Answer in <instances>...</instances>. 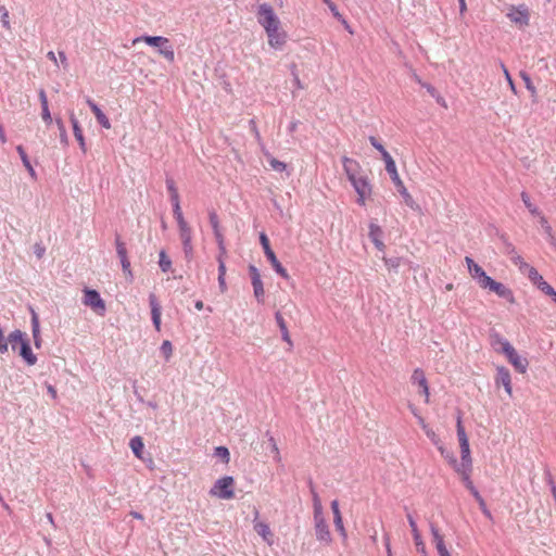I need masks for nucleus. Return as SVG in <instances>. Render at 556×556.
<instances>
[{"instance_id": "f257e3e1", "label": "nucleus", "mask_w": 556, "mask_h": 556, "mask_svg": "<svg viewBox=\"0 0 556 556\" xmlns=\"http://www.w3.org/2000/svg\"><path fill=\"white\" fill-rule=\"evenodd\" d=\"M496 343L500 345V352L505 354L508 362L520 374H525L528 369L529 362L526 357L520 356L515 348L504 338H497Z\"/></svg>"}, {"instance_id": "f03ea898", "label": "nucleus", "mask_w": 556, "mask_h": 556, "mask_svg": "<svg viewBox=\"0 0 556 556\" xmlns=\"http://www.w3.org/2000/svg\"><path fill=\"white\" fill-rule=\"evenodd\" d=\"M140 41H143L151 47L159 48V53L162 56H164L168 62H174L175 52L172 45L169 43L168 38L162 36H142L135 38L132 40V45H136Z\"/></svg>"}, {"instance_id": "7ed1b4c3", "label": "nucleus", "mask_w": 556, "mask_h": 556, "mask_svg": "<svg viewBox=\"0 0 556 556\" xmlns=\"http://www.w3.org/2000/svg\"><path fill=\"white\" fill-rule=\"evenodd\" d=\"M235 479L230 476H225L216 480L210 494L220 500H231L235 497Z\"/></svg>"}, {"instance_id": "20e7f679", "label": "nucleus", "mask_w": 556, "mask_h": 556, "mask_svg": "<svg viewBox=\"0 0 556 556\" xmlns=\"http://www.w3.org/2000/svg\"><path fill=\"white\" fill-rule=\"evenodd\" d=\"M257 22L264 27L265 30L274 26H280L278 16L276 15L271 5L268 3H262L258 5Z\"/></svg>"}, {"instance_id": "39448f33", "label": "nucleus", "mask_w": 556, "mask_h": 556, "mask_svg": "<svg viewBox=\"0 0 556 556\" xmlns=\"http://www.w3.org/2000/svg\"><path fill=\"white\" fill-rule=\"evenodd\" d=\"M260 241L264 249V253H265L267 260L269 261V263L271 264V266L274 267L275 271L278 275H280L282 278L288 279L289 275H288L286 268L278 261L275 252L270 248L269 240L264 232L261 233Z\"/></svg>"}, {"instance_id": "423d86ee", "label": "nucleus", "mask_w": 556, "mask_h": 556, "mask_svg": "<svg viewBox=\"0 0 556 556\" xmlns=\"http://www.w3.org/2000/svg\"><path fill=\"white\" fill-rule=\"evenodd\" d=\"M506 16L519 28H523L529 25L530 11L526 4H520L517 7L511 5L506 13Z\"/></svg>"}, {"instance_id": "0eeeda50", "label": "nucleus", "mask_w": 556, "mask_h": 556, "mask_svg": "<svg viewBox=\"0 0 556 556\" xmlns=\"http://www.w3.org/2000/svg\"><path fill=\"white\" fill-rule=\"evenodd\" d=\"M389 175L391 180L395 185L399 193L402 195L404 203L413 211L420 212V205L416 203L410 193L407 191L406 187L404 186L402 179L399 176L397 169L389 173Z\"/></svg>"}, {"instance_id": "6e6552de", "label": "nucleus", "mask_w": 556, "mask_h": 556, "mask_svg": "<svg viewBox=\"0 0 556 556\" xmlns=\"http://www.w3.org/2000/svg\"><path fill=\"white\" fill-rule=\"evenodd\" d=\"M179 237L182 243L185 257L190 261L193 256L192 230L187 222L178 224Z\"/></svg>"}, {"instance_id": "1a4fd4ad", "label": "nucleus", "mask_w": 556, "mask_h": 556, "mask_svg": "<svg viewBox=\"0 0 556 556\" xmlns=\"http://www.w3.org/2000/svg\"><path fill=\"white\" fill-rule=\"evenodd\" d=\"M84 292H85L84 300H83L84 304L86 306L91 307L93 311H96L100 315H103L105 312V303L101 299L99 292L96 290H91V289H86Z\"/></svg>"}, {"instance_id": "9d476101", "label": "nucleus", "mask_w": 556, "mask_h": 556, "mask_svg": "<svg viewBox=\"0 0 556 556\" xmlns=\"http://www.w3.org/2000/svg\"><path fill=\"white\" fill-rule=\"evenodd\" d=\"M344 173L351 184H354L358 179H363L365 176L362 175V167L359 163L348 156L342 157Z\"/></svg>"}, {"instance_id": "9b49d317", "label": "nucleus", "mask_w": 556, "mask_h": 556, "mask_svg": "<svg viewBox=\"0 0 556 556\" xmlns=\"http://www.w3.org/2000/svg\"><path fill=\"white\" fill-rule=\"evenodd\" d=\"M352 186L357 193V203L365 205L366 199L371 194V185L368 178L365 176L363 179L356 180Z\"/></svg>"}, {"instance_id": "f8f14e48", "label": "nucleus", "mask_w": 556, "mask_h": 556, "mask_svg": "<svg viewBox=\"0 0 556 556\" xmlns=\"http://www.w3.org/2000/svg\"><path fill=\"white\" fill-rule=\"evenodd\" d=\"M495 384L503 386L508 396L513 395L511 377L509 370L504 366L496 368Z\"/></svg>"}, {"instance_id": "ddd939ff", "label": "nucleus", "mask_w": 556, "mask_h": 556, "mask_svg": "<svg viewBox=\"0 0 556 556\" xmlns=\"http://www.w3.org/2000/svg\"><path fill=\"white\" fill-rule=\"evenodd\" d=\"M412 383L417 384L420 388V394L425 396V402H429V386L426 375L422 369L416 368L410 377Z\"/></svg>"}, {"instance_id": "4468645a", "label": "nucleus", "mask_w": 556, "mask_h": 556, "mask_svg": "<svg viewBox=\"0 0 556 556\" xmlns=\"http://www.w3.org/2000/svg\"><path fill=\"white\" fill-rule=\"evenodd\" d=\"M265 31L270 47L280 49L286 42V33L280 29V26L270 27Z\"/></svg>"}, {"instance_id": "2eb2a0df", "label": "nucleus", "mask_w": 556, "mask_h": 556, "mask_svg": "<svg viewBox=\"0 0 556 556\" xmlns=\"http://www.w3.org/2000/svg\"><path fill=\"white\" fill-rule=\"evenodd\" d=\"M407 520L412 530V534L414 538L416 549L421 556H427L426 545L422 541V538L420 535V532L417 528L416 521L414 520L412 515H407Z\"/></svg>"}, {"instance_id": "dca6fc26", "label": "nucleus", "mask_w": 556, "mask_h": 556, "mask_svg": "<svg viewBox=\"0 0 556 556\" xmlns=\"http://www.w3.org/2000/svg\"><path fill=\"white\" fill-rule=\"evenodd\" d=\"M368 236H369L371 242L377 248V250L383 252L386 249V245L382 241L383 230L381 229V227L379 225H377L376 223H370Z\"/></svg>"}, {"instance_id": "f3484780", "label": "nucleus", "mask_w": 556, "mask_h": 556, "mask_svg": "<svg viewBox=\"0 0 556 556\" xmlns=\"http://www.w3.org/2000/svg\"><path fill=\"white\" fill-rule=\"evenodd\" d=\"M430 531L439 555L451 556L444 544L443 535L440 533L438 527L434 523H430Z\"/></svg>"}, {"instance_id": "a211bd4d", "label": "nucleus", "mask_w": 556, "mask_h": 556, "mask_svg": "<svg viewBox=\"0 0 556 556\" xmlns=\"http://www.w3.org/2000/svg\"><path fill=\"white\" fill-rule=\"evenodd\" d=\"M314 520H315V530H316L317 540L329 543L331 541V535H330V531H329L328 525L326 523L325 518L319 517V518H314Z\"/></svg>"}, {"instance_id": "6ab92c4d", "label": "nucleus", "mask_w": 556, "mask_h": 556, "mask_svg": "<svg viewBox=\"0 0 556 556\" xmlns=\"http://www.w3.org/2000/svg\"><path fill=\"white\" fill-rule=\"evenodd\" d=\"M507 253L510 255V261L518 267L521 274H526L532 266L529 265L517 252L511 244L507 245Z\"/></svg>"}, {"instance_id": "aec40b11", "label": "nucleus", "mask_w": 556, "mask_h": 556, "mask_svg": "<svg viewBox=\"0 0 556 556\" xmlns=\"http://www.w3.org/2000/svg\"><path fill=\"white\" fill-rule=\"evenodd\" d=\"M87 104L89 105L90 110L96 116L97 122L105 129L111 128V123L106 115L101 111V109L98 106L97 103H94L90 98H87L86 100Z\"/></svg>"}, {"instance_id": "412c9836", "label": "nucleus", "mask_w": 556, "mask_h": 556, "mask_svg": "<svg viewBox=\"0 0 556 556\" xmlns=\"http://www.w3.org/2000/svg\"><path fill=\"white\" fill-rule=\"evenodd\" d=\"M70 121H71V124L73 127L74 136H75L76 140L78 141L79 148L83 151V153H86L87 147H86V142H85V137L83 135V130L79 126L78 119L76 118V116L73 112L70 114Z\"/></svg>"}, {"instance_id": "4be33fe9", "label": "nucleus", "mask_w": 556, "mask_h": 556, "mask_svg": "<svg viewBox=\"0 0 556 556\" xmlns=\"http://www.w3.org/2000/svg\"><path fill=\"white\" fill-rule=\"evenodd\" d=\"M149 302L151 306L152 321L157 331L161 330V306L154 294H150Z\"/></svg>"}, {"instance_id": "5701e85b", "label": "nucleus", "mask_w": 556, "mask_h": 556, "mask_svg": "<svg viewBox=\"0 0 556 556\" xmlns=\"http://www.w3.org/2000/svg\"><path fill=\"white\" fill-rule=\"evenodd\" d=\"M490 291L496 293L500 298L507 300L509 303H515L513 291L501 282L494 281Z\"/></svg>"}, {"instance_id": "b1692460", "label": "nucleus", "mask_w": 556, "mask_h": 556, "mask_svg": "<svg viewBox=\"0 0 556 556\" xmlns=\"http://www.w3.org/2000/svg\"><path fill=\"white\" fill-rule=\"evenodd\" d=\"M459 447H460V463H458L457 468L472 467V459L470 456L469 442L459 443Z\"/></svg>"}, {"instance_id": "393cba45", "label": "nucleus", "mask_w": 556, "mask_h": 556, "mask_svg": "<svg viewBox=\"0 0 556 556\" xmlns=\"http://www.w3.org/2000/svg\"><path fill=\"white\" fill-rule=\"evenodd\" d=\"M254 530L268 545L273 544V533L266 522H255Z\"/></svg>"}, {"instance_id": "a878e982", "label": "nucleus", "mask_w": 556, "mask_h": 556, "mask_svg": "<svg viewBox=\"0 0 556 556\" xmlns=\"http://www.w3.org/2000/svg\"><path fill=\"white\" fill-rule=\"evenodd\" d=\"M275 319H276V323H277V325H278V327L280 329L282 340L285 342H287L290 348H292L293 342L291 340V337L289 334L286 321H285V319H283V317H282L280 312H276Z\"/></svg>"}, {"instance_id": "bb28decb", "label": "nucleus", "mask_w": 556, "mask_h": 556, "mask_svg": "<svg viewBox=\"0 0 556 556\" xmlns=\"http://www.w3.org/2000/svg\"><path fill=\"white\" fill-rule=\"evenodd\" d=\"M20 355L25 359V362L33 366L36 364L37 362V357L36 355L33 353L31 351V348L28 343V341L26 342H22L21 344V350H20Z\"/></svg>"}, {"instance_id": "cd10ccee", "label": "nucleus", "mask_w": 556, "mask_h": 556, "mask_svg": "<svg viewBox=\"0 0 556 556\" xmlns=\"http://www.w3.org/2000/svg\"><path fill=\"white\" fill-rule=\"evenodd\" d=\"M465 262L467 264L468 271L473 279H479L485 273L483 268L475 263L471 257L466 256Z\"/></svg>"}, {"instance_id": "c85d7f7f", "label": "nucleus", "mask_w": 556, "mask_h": 556, "mask_svg": "<svg viewBox=\"0 0 556 556\" xmlns=\"http://www.w3.org/2000/svg\"><path fill=\"white\" fill-rule=\"evenodd\" d=\"M541 227L546 235L547 242L556 249V237L553 233V229L544 216H540Z\"/></svg>"}, {"instance_id": "c756f323", "label": "nucleus", "mask_w": 556, "mask_h": 556, "mask_svg": "<svg viewBox=\"0 0 556 556\" xmlns=\"http://www.w3.org/2000/svg\"><path fill=\"white\" fill-rule=\"evenodd\" d=\"M16 151H17L18 155L21 156L23 165L25 166V168L29 173L30 177L33 179H36L37 178V174H36L35 169H34L33 165L30 164V161H29V159H28L24 148L22 146H17L16 147Z\"/></svg>"}, {"instance_id": "7c9ffc66", "label": "nucleus", "mask_w": 556, "mask_h": 556, "mask_svg": "<svg viewBox=\"0 0 556 556\" xmlns=\"http://www.w3.org/2000/svg\"><path fill=\"white\" fill-rule=\"evenodd\" d=\"M129 447L131 448V451L136 457L142 458V451H143L144 444H143L141 437H139V435L134 437L129 442Z\"/></svg>"}, {"instance_id": "2f4dec72", "label": "nucleus", "mask_w": 556, "mask_h": 556, "mask_svg": "<svg viewBox=\"0 0 556 556\" xmlns=\"http://www.w3.org/2000/svg\"><path fill=\"white\" fill-rule=\"evenodd\" d=\"M471 470L472 467L457 468V470H455L462 477V480L468 490L473 486V483L470 479Z\"/></svg>"}, {"instance_id": "473e14b6", "label": "nucleus", "mask_w": 556, "mask_h": 556, "mask_svg": "<svg viewBox=\"0 0 556 556\" xmlns=\"http://www.w3.org/2000/svg\"><path fill=\"white\" fill-rule=\"evenodd\" d=\"M382 261L384 262V265L387 266L389 271L397 273L399 267L401 266L402 258L394 256V257H386L382 256Z\"/></svg>"}, {"instance_id": "72a5a7b5", "label": "nucleus", "mask_w": 556, "mask_h": 556, "mask_svg": "<svg viewBox=\"0 0 556 556\" xmlns=\"http://www.w3.org/2000/svg\"><path fill=\"white\" fill-rule=\"evenodd\" d=\"M252 286H253V292H254L255 298L257 299L258 302H263L265 291H264L262 279L254 278V280H252Z\"/></svg>"}, {"instance_id": "f704fd0d", "label": "nucleus", "mask_w": 556, "mask_h": 556, "mask_svg": "<svg viewBox=\"0 0 556 556\" xmlns=\"http://www.w3.org/2000/svg\"><path fill=\"white\" fill-rule=\"evenodd\" d=\"M441 455L453 466L455 470H457L458 462L452 451H448L443 445L438 447Z\"/></svg>"}, {"instance_id": "c9c22d12", "label": "nucleus", "mask_w": 556, "mask_h": 556, "mask_svg": "<svg viewBox=\"0 0 556 556\" xmlns=\"http://www.w3.org/2000/svg\"><path fill=\"white\" fill-rule=\"evenodd\" d=\"M312 495H313V507H314V518L324 517L323 515V505L320 502V498L318 494L314 491L312 488Z\"/></svg>"}, {"instance_id": "e433bc0d", "label": "nucleus", "mask_w": 556, "mask_h": 556, "mask_svg": "<svg viewBox=\"0 0 556 556\" xmlns=\"http://www.w3.org/2000/svg\"><path fill=\"white\" fill-rule=\"evenodd\" d=\"M159 256H160L159 265H160L161 270L164 273L168 271L172 268L170 258L167 256V254L164 250H162L160 252Z\"/></svg>"}, {"instance_id": "4c0bfd02", "label": "nucleus", "mask_w": 556, "mask_h": 556, "mask_svg": "<svg viewBox=\"0 0 556 556\" xmlns=\"http://www.w3.org/2000/svg\"><path fill=\"white\" fill-rule=\"evenodd\" d=\"M521 200L532 215L542 216L539 208L534 204H532L528 193L522 192Z\"/></svg>"}, {"instance_id": "58836bf2", "label": "nucleus", "mask_w": 556, "mask_h": 556, "mask_svg": "<svg viewBox=\"0 0 556 556\" xmlns=\"http://www.w3.org/2000/svg\"><path fill=\"white\" fill-rule=\"evenodd\" d=\"M381 153V156L386 163V170L389 173L393 172L396 169V165H395V162L394 160L392 159V156L390 155V153L384 149L383 151L380 152Z\"/></svg>"}, {"instance_id": "ea45409f", "label": "nucleus", "mask_w": 556, "mask_h": 556, "mask_svg": "<svg viewBox=\"0 0 556 556\" xmlns=\"http://www.w3.org/2000/svg\"><path fill=\"white\" fill-rule=\"evenodd\" d=\"M55 124L60 132V141L62 144L67 146L68 144V136L66 132L65 125L61 118H55Z\"/></svg>"}, {"instance_id": "a19ab883", "label": "nucleus", "mask_w": 556, "mask_h": 556, "mask_svg": "<svg viewBox=\"0 0 556 556\" xmlns=\"http://www.w3.org/2000/svg\"><path fill=\"white\" fill-rule=\"evenodd\" d=\"M166 187L170 195V202L179 201V194L175 181L172 178L166 179Z\"/></svg>"}, {"instance_id": "79ce46f5", "label": "nucleus", "mask_w": 556, "mask_h": 556, "mask_svg": "<svg viewBox=\"0 0 556 556\" xmlns=\"http://www.w3.org/2000/svg\"><path fill=\"white\" fill-rule=\"evenodd\" d=\"M23 336L24 334L21 330H14L13 332H11L9 334L8 341L12 344L13 350L15 349L16 343L22 344V342H26V340H24Z\"/></svg>"}, {"instance_id": "37998d69", "label": "nucleus", "mask_w": 556, "mask_h": 556, "mask_svg": "<svg viewBox=\"0 0 556 556\" xmlns=\"http://www.w3.org/2000/svg\"><path fill=\"white\" fill-rule=\"evenodd\" d=\"M529 280L538 286L543 279V277L539 274V271L532 266L526 274Z\"/></svg>"}, {"instance_id": "c03bdc74", "label": "nucleus", "mask_w": 556, "mask_h": 556, "mask_svg": "<svg viewBox=\"0 0 556 556\" xmlns=\"http://www.w3.org/2000/svg\"><path fill=\"white\" fill-rule=\"evenodd\" d=\"M115 245H116V253H117L119 260L126 258L127 257L126 244L121 240L119 236H116V238H115Z\"/></svg>"}, {"instance_id": "a18cd8bd", "label": "nucleus", "mask_w": 556, "mask_h": 556, "mask_svg": "<svg viewBox=\"0 0 556 556\" xmlns=\"http://www.w3.org/2000/svg\"><path fill=\"white\" fill-rule=\"evenodd\" d=\"M494 279H492L490 276L484 273L479 279H477L478 285L482 289H491L492 285L494 283Z\"/></svg>"}, {"instance_id": "49530a36", "label": "nucleus", "mask_w": 556, "mask_h": 556, "mask_svg": "<svg viewBox=\"0 0 556 556\" xmlns=\"http://www.w3.org/2000/svg\"><path fill=\"white\" fill-rule=\"evenodd\" d=\"M121 264H122L123 273L125 274L127 280L132 281L134 276H132V271L130 268V262H129L128 257L122 258Z\"/></svg>"}, {"instance_id": "de8ad7c7", "label": "nucleus", "mask_w": 556, "mask_h": 556, "mask_svg": "<svg viewBox=\"0 0 556 556\" xmlns=\"http://www.w3.org/2000/svg\"><path fill=\"white\" fill-rule=\"evenodd\" d=\"M172 205H173V213H174L177 224L186 222L184 218L182 212H181L180 201L172 202Z\"/></svg>"}, {"instance_id": "09e8293b", "label": "nucleus", "mask_w": 556, "mask_h": 556, "mask_svg": "<svg viewBox=\"0 0 556 556\" xmlns=\"http://www.w3.org/2000/svg\"><path fill=\"white\" fill-rule=\"evenodd\" d=\"M161 353L164 355L165 359L168 361L173 354V345L170 341L165 340L161 345Z\"/></svg>"}, {"instance_id": "8fccbe9b", "label": "nucleus", "mask_w": 556, "mask_h": 556, "mask_svg": "<svg viewBox=\"0 0 556 556\" xmlns=\"http://www.w3.org/2000/svg\"><path fill=\"white\" fill-rule=\"evenodd\" d=\"M520 77L522 78V80L526 85V88L532 93V96H534L536 93V89L533 86L530 76L526 72H521Z\"/></svg>"}, {"instance_id": "3c124183", "label": "nucleus", "mask_w": 556, "mask_h": 556, "mask_svg": "<svg viewBox=\"0 0 556 556\" xmlns=\"http://www.w3.org/2000/svg\"><path fill=\"white\" fill-rule=\"evenodd\" d=\"M457 437H458V441L459 443L462 442H469L468 441V437L465 432V429L462 425V420H460V417L457 418Z\"/></svg>"}, {"instance_id": "603ef678", "label": "nucleus", "mask_w": 556, "mask_h": 556, "mask_svg": "<svg viewBox=\"0 0 556 556\" xmlns=\"http://www.w3.org/2000/svg\"><path fill=\"white\" fill-rule=\"evenodd\" d=\"M426 435L429 438V440L437 446H441V441L437 433L429 427L426 430H424Z\"/></svg>"}, {"instance_id": "864d4df0", "label": "nucleus", "mask_w": 556, "mask_h": 556, "mask_svg": "<svg viewBox=\"0 0 556 556\" xmlns=\"http://www.w3.org/2000/svg\"><path fill=\"white\" fill-rule=\"evenodd\" d=\"M208 217H210V224H211V226L213 228V231L217 232V230H220L219 229V219H218V216H217L216 212L215 211H211L208 213Z\"/></svg>"}, {"instance_id": "5fc2aeb1", "label": "nucleus", "mask_w": 556, "mask_h": 556, "mask_svg": "<svg viewBox=\"0 0 556 556\" xmlns=\"http://www.w3.org/2000/svg\"><path fill=\"white\" fill-rule=\"evenodd\" d=\"M270 167L276 172H283L287 168L286 163L278 161L274 157L269 160Z\"/></svg>"}, {"instance_id": "6e6d98bb", "label": "nucleus", "mask_w": 556, "mask_h": 556, "mask_svg": "<svg viewBox=\"0 0 556 556\" xmlns=\"http://www.w3.org/2000/svg\"><path fill=\"white\" fill-rule=\"evenodd\" d=\"M215 455L222 457L226 463L229 462V451L225 446H218L215 448Z\"/></svg>"}, {"instance_id": "4d7b16f0", "label": "nucleus", "mask_w": 556, "mask_h": 556, "mask_svg": "<svg viewBox=\"0 0 556 556\" xmlns=\"http://www.w3.org/2000/svg\"><path fill=\"white\" fill-rule=\"evenodd\" d=\"M536 287L544 294H546V295H554L553 294L554 288L552 286H549L545 280H542Z\"/></svg>"}, {"instance_id": "13d9d810", "label": "nucleus", "mask_w": 556, "mask_h": 556, "mask_svg": "<svg viewBox=\"0 0 556 556\" xmlns=\"http://www.w3.org/2000/svg\"><path fill=\"white\" fill-rule=\"evenodd\" d=\"M40 331L39 327V318L38 315L35 313V311H31V332L33 334H36V332Z\"/></svg>"}, {"instance_id": "bf43d9fd", "label": "nucleus", "mask_w": 556, "mask_h": 556, "mask_svg": "<svg viewBox=\"0 0 556 556\" xmlns=\"http://www.w3.org/2000/svg\"><path fill=\"white\" fill-rule=\"evenodd\" d=\"M268 441H269L271 451L275 453V459L279 462L280 453H279V448L277 446L275 439L273 437H269Z\"/></svg>"}, {"instance_id": "052dcab7", "label": "nucleus", "mask_w": 556, "mask_h": 556, "mask_svg": "<svg viewBox=\"0 0 556 556\" xmlns=\"http://www.w3.org/2000/svg\"><path fill=\"white\" fill-rule=\"evenodd\" d=\"M336 529L341 533L342 536H346L345 529L343 526L342 517L333 518Z\"/></svg>"}, {"instance_id": "680f3d73", "label": "nucleus", "mask_w": 556, "mask_h": 556, "mask_svg": "<svg viewBox=\"0 0 556 556\" xmlns=\"http://www.w3.org/2000/svg\"><path fill=\"white\" fill-rule=\"evenodd\" d=\"M41 117L47 125L52 123V117L49 108L41 109Z\"/></svg>"}, {"instance_id": "e2e57ef3", "label": "nucleus", "mask_w": 556, "mask_h": 556, "mask_svg": "<svg viewBox=\"0 0 556 556\" xmlns=\"http://www.w3.org/2000/svg\"><path fill=\"white\" fill-rule=\"evenodd\" d=\"M1 23L5 28L10 29L9 12L3 7L1 8Z\"/></svg>"}, {"instance_id": "0e129e2a", "label": "nucleus", "mask_w": 556, "mask_h": 556, "mask_svg": "<svg viewBox=\"0 0 556 556\" xmlns=\"http://www.w3.org/2000/svg\"><path fill=\"white\" fill-rule=\"evenodd\" d=\"M478 504L480 506V509L482 510L483 515L490 519H492V515H491V511L488 509L486 507V504L484 502L483 498H481L480 501H478Z\"/></svg>"}, {"instance_id": "69168bd1", "label": "nucleus", "mask_w": 556, "mask_h": 556, "mask_svg": "<svg viewBox=\"0 0 556 556\" xmlns=\"http://www.w3.org/2000/svg\"><path fill=\"white\" fill-rule=\"evenodd\" d=\"M217 262H218V276L225 277V275H226L225 261L222 258V256H217Z\"/></svg>"}, {"instance_id": "338daca9", "label": "nucleus", "mask_w": 556, "mask_h": 556, "mask_svg": "<svg viewBox=\"0 0 556 556\" xmlns=\"http://www.w3.org/2000/svg\"><path fill=\"white\" fill-rule=\"evenodd\" d=\"M38 97H39V100H40V103H41V109L42 108H49L48 105V99H47V94L45 92L43 89H40L39 92H38Z\"/></svg>"}, {"instance_id": "774afa93", "label": "nucleus", "mask_w": 556, "mask_h": 556, "mask_svg": "<svg viewBox=\"0 0 556 556\" xmlns=\"http://www.w3.org/2000/svg\"><path fill=\"white\" fill-rule=\"evenodd\" d=\"M369 142L371 143V146L377 149L379 152L383 151L384 150V147L374 137V136H370L369 137Z\"/></svg>"}]
</instances>
